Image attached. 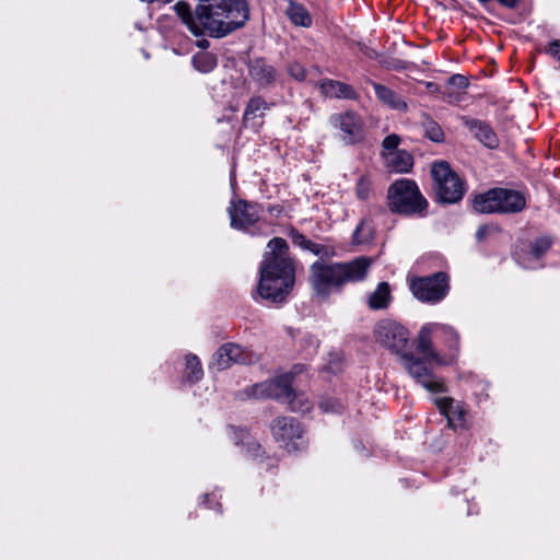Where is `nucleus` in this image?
I'll return each instance as SVG.
<instances>
[{
	"mask_svg": "<svg viewBox=\"0 0 560 560\" xmlns=\"http://www.w3.org/2000/svg\"><path fill=\"white\" fill-rule=\"evenodd\" d=\"M320 92L327 97L354 100L357 93L354 89L343 82L326 79L319 83Z\"/></svg>",
	"mask_w": 560,
	"mask_h": 560,
	"instance_id": "nucleus-21",
	"label": "nucleus"
},
{
	"mask_svg": "<svg viewBox=\"0 0 560 560\" xmlns=\"http://www.w3.org/2000/svg\"><path fill=\"white\" fill-rule=\"evenodd\" d=\"M465 126L474 132L475 137L482 142L486 147L493 149L497 148L499 144L497 135L492 130V128L478 119H464Z\"/></svg>",
	"mask_w": 560,
	"mask_h": 560,
	"instance_id": "nucleus-18",
	"label": "nucleus"
},
{
	"mask_svg": "<svg viewBox=\"0 0 560 560\" xmlns=\"http://www.w3.org/2000/svg\"><path fill=\"white\" fill-rule=\"evenodd\" d=\"M248 69L250 78L259 86H267L276 80V69L262 58L252 60Z\"/></svg>",
	"mask_w": 560,
	"mask_h": 560,
	"instance_id": "nucleus-17",
	"label": "nucleus"
},
{
	"mask_svg": "<svg viewBox=\"0 0 560 560\" xmlns=\"http://www.w3.org/2000/svg\"><path fill=\"white\" fill-rule=\"evenodd\" d=\"M372 238V230L365 223L361 222L353 232V240L357 244L368 243Z\"/></svg>",
	"mask_w": 560,
	"mask_h": 560,
	"instance_id": "nucleus-33",
	"label": "nucleus"
},
{
	"mask_svg": "<svg viewBox=\"0 0 560 560\" xmlns=\"http://www.w3.org/2000/svg\"><path fill=\"white\" fill-rule=\"evenodd\" d=\"M228 212L231 226L242 231H247L260 218L259 206L245 200H232Z\"/></svg>",
	"mask_w": 560,
	"mask_h": 560,
	"instance_id": "nucleus-14",
	"label": "nucleus"
},
{
	"mask_svg": "<svg viewBox=\"0 0 560 560\" xmlns=\"http://www.w3.org/2000/svg\"><path fill=\"white\" fill-rule=\"evenodd\" d=\"M258 357L250 350L242 348L236 343H225L215 352L212 365L218 370H224L233 363L253 364Z\"/></svg>",
	"mask_w": 560,
	"mask_h": 560,
	"instance_id": "nucleus-13",
	"label": "nucleus"
},
{
	"mask_svg": "<svg viewBox=\"0 0 560 560\" xmlns=\"http://www.w3.org/2000/svg\"><path fill=\"white\" fill-rule=\"evenodd\" d=\"M422 358H416L409 351L400 359L402 366L407 370L410 377L431 393H442L445 390L443 381L432 371V364L438 365L431 358L421 354Z\"/></svg>",
	"mask_w": 560,
	"mask_h": 560,
	"instance_id": "nucleus-8",
	"label": "nucleus"
},
{
	"mask_svg": "<svg viewBox=\"0 0 560 560\" xmlns=\"http://www.w3.org/2000/svg\"><path fill=\"white\" fill-rule=\"evenodd\" d=\"M427 133L429 138L434 142H440L443 140V131L442 129L434 122H431L427 127Z\"/></svg>",
	"mask_w": 560,
	"mask_h": 560,
	"instance_id": "nucleus-37",
	"label": "nucleus"
},
{
	"mask_svg": "<svg viewBox=\"0 0 560 560\" xmlns=\"http://www.w3.org/2000/svg\"><path fill=\"white\" fill-rule=\"evenodd\" d=\"M374 337L376 342L400 359L410 349L408 329L395 320H380L374 327Z\"/></svg>",
	"mask_w": 560,
	"mask_h": 560,
	"instance_id": "nucleus-9",
	"label": "nucleus"
},
{
	"mask_svg": "<svg viewBox=\"0 0 560 560\" xmlns=\"http://www.w3.org/2000/svg\"><path fill=\"white\" fill-rule=\"evenodd\" d=\"M296 242L305 249L312 252L316 256L328 257L329 249L324 245L312 242L311 240L305 238L303 235H299L296 237Z\"/></svg>",
	"mask_w": 560,
	"mask_h": 560,
	"instance_id": "nucleus-30",
	"label": "nucleus"
},
{
	"mask_svg": "<svg viewBox=\"0 0 560 560\" xmlns=\"http://www.w3.org/2000/svg\"><path fill=\"white\" fill-rule=\"evenodd\" d=\"M413 295L427 303L442 301L448 292V277L445 272H436L433 276L418 278L410 284Z\"/></svg>",
	"mask_w": 560,
	"mask_h": 560,
	"instance_id": "nucleus-10",
	"label": "nucleus"
},
{
	"mask_svg": "<svg viewBox=\"0 0 560 560\" xmlns=\"http://www.w3.org/2000/svg\"><path fill=\"white\" fill-rule=\"evenodd\" d=\"M483 233L482 229H479L477 232V237H481V234Z\"/></svg>",
	"mask_w": 560,
	"mask_h": 560,
	"instance_id": "nucleus-42",
	"label": "nucleus"
},
{
	"mask_svg": "<svg viewBox=\"0 0 560 560\" xmlns=\"http://www.w3.org/2000/svg\"><path fill=\"white\" fill-rule=\"evenodd\" d=\"M329 124L340 131L346 144H355L364 139V124L354 112L336 113L329 117Z\"/></svg>",
	"mask_w": 560,
	"mask_h": 560,
	"instance_id": "nucleus-12",
	"label": "nucleus"
},
{
	"mask_svg": "<svg viewBox=\"0 0 560 560\" xmlns=\"http://www.w3.org/2000/svg\"><path fill=\"white\" fill-rule=\"evenodd\" d=\"M390 288L387 282H381L369 296V306L372 310L386 308L390 301Z\"/></svg>",
	"mask_w": 560,
	"mask_h": 560,
	"instance_id": "nucleus-25",
	"label": "nucleus"
},
{
	"mask_svg": "<svg viewBox=\"0 0 560 560\" xmlns=\"http://www.w3.org/2000/svg\"><path fill=\"white\" fill-rule=\"evenodd\" d=\"M176 13L182 19L183 23L188 27V30L196 36H198V30L194 26H198V13L197 8L192 12L190 7L185 2H178L174 7Z\"/></svg>",
	"mask_w": 560,
	"mask_h": 560,
	"instance_id": "nucleus-26",
	"label": "nucleus"
},
{
	"mask_svg": "<svg viewBox=\"0 0 560 560\" xmlns=\"http://www.w3.org/2000/svg\"><path fill=\"white\" fill-rule=\"evenodd\" d=\"M382 159L386 170L390 173H408L413 165V158L406 150L394 152Z\"/></svg>",
	"mask_w": 560,
	"mask_h": 560,
	"instance_id": "nucleus-22",
	"label": "nucleus"
},
{
	"mask_svg": "<svg viewBox=\"0 0 560 560\" xmlns=\"http://www.w3.org/2000/svg\"><path fill=\"white\" fill-rule=\"evenodd\" d=\"M435 404L440 411L447 418L452 428L463 427L465 423V412L458 404L451 398H439Z\"/></svg>",
	"mask_w": 560,
	"mask_h": 560,
	"instance_id": "nucleus-19",
	"label": "nucleus"
},
{
	"mask_svg": "<svg viewBox=\"0 0 560 560\" xmlns=\"http://www.w3.org/2000/svg\"><path fill=\"white\" fill-rule=\"evenodd\" d=\"M192 65L196 70L208 73L217 67V58L211 52H199L192 57Z\"/></svg>",
	"mask_w": 560,
	"mask_h": 560,
	"instance_id": "nucleus-28",
	"label": "nucleus"
},
{
	"mask_svg": "<svg viewBox=\"0 0 560 560\" xmlns=\"http://www.w3.org/2000/svg\"><path fill=\"white\" fill-rule=\"evenodd\" d=\"M197 46L202 48V49H206V48L209 47V42L207 39H205V38L199 39V40H197Z\"/></svg>",
	"mask_w": 560,
	"mask_h": 560,
	"instance_id": "nucleus-40",
	"label": "nucleus"
},
{
	"mask_svg": "<svg viewBox=\"0 0 560 560\" xmlns=\"http://www.w3.org/2000/svg\"><path fill=\"white\" fill-rule=\"evenodd\" d=\"M203 371L199 359L195 354L186 357L185 376L189 382H198L201 380Z\"/></svg>",
	"mask_w": 560,
	"mask_h": 560,
	"instance_id": "nucleus-29",
	"label": "nucleus"
},
{
	"mask_svg": "<svg viewBox=\"0 0 560 560\" xmlns=\"http://www.w3.org/2000/svg\"><path fill=\"white\" fill-rule=\"evenodd\" d=\"M248 451H258L260 446L254 442H247Z\"/></svg>",
	"mask_w": 560,
	"mask_h": 560,
	"instance_id": "nucleus-41",
	"label": "nucleus"
},
{
	"mask_svg": "<svg viewBox=\"0 0 560 560\" xmlns=\"http://www.w3.org/2000/svg\"><path fill=\"white\" fill-rule=\"evenodd\" d=\"M498 205V188L477 195L472 201L474 209L480 213L499 212Z\"/></svg>",
	"mask_w": 560,
	"mask_h": 560,
	"instance_id": "nucleus-24",
	"label": "nucleus"
},
{
	"mask_svg": "<svg viewBox=\"0 0 560 560\" xmlns=\"http://www.w3.org/2000/svg\"><path fill=\"white\" fill-rule=\"evenodd\" d=\"M550 246L551 240L548 236H541L532 244L528 253H516V260L524 268L534 269L538 266V260L546 254Z\"/></svg>",
	"mask_w": 560,
	"mask_h": 560,
	"instance_id": "nucleus-15",
	"label": "nucleus"
},
{
	"mask_svg": "<svg viewBox=\"0 0 560 560\" xmlns=\"http://www.w3.org/2000/svg\"><path fill=\"white\" fill-rule=\"evenodd\" d=\"M285 15L295 26L310 27L313 23V19L307 9L303 4L292 0L288 2Z\"/></svg>",
	"mask_w": 560,
	"mask_h": 560,
	"instance_id": "nucleus-23",
	"label": "nucleus"
},
{
	"mask_svg": "<svg viewBox=\"0 0 560 560\" xmlns=\"http://www.w3.org/2000/svg\"><path fill=\"white\" fill-rule=\"evenodd\" d=\"M372 264L373 259L366 256L345 262L316 261L311 266L310 281L317 295L327 298L348 283L363 281Z\"/></svg>",
	"mask_w": 560,
	"mask_h": 560,
	"instance_id": "nucleus-3",
	"label": "nucleus"
},
{
	"mask_svg": "<svg viewBox=\"0 0 560 560\" xmlns=\"http://www.w3.org/2000/svg\"><path fill=\"white\" fill-rule=\"evenodd\" d=\"M400 144V137L393 133L387 136L382 142V152L381 156L385 158L387 155L393 154L394 152L400 151L398 145Z\"/></svg>",
	"mask_w": 560,
	"mask_h": 560,
	"instance_id": "nucleus-31",
	"label": "nucleus"
},
{
	"mask_svg": "<svg viewBox=\"0 0 560 560\" xmlns=\"http://www.w3.org/2000/svg\"><path fill=\"white\" fill-rule=\"evenodd\" d=\"M417 351L438 365L452 364L459 353L460 337L451 325L427 323L417 335Z\"/></svg>",
	"mask_w": 560,
	"mask_h": 560,
	"instance_id": "nucleus-4",
	"label": "nucleus"
},
{
	"mask_svg": "<svg viewBox=\"0 0 560 560\" xmlns=\"http://www.w3.org/2000/svg\"><path fill=\"white\" fill-rule=\"evenodd\" d=\"M248 396L277 399L288 404L290 409L295 412H307L313 406L305 394H296L292 390L291 376L289 374L250 386L248 388Z\"/></svg>",
	"mask_w": 560,
	"mask_h": 560,
	"instance_id": "nucleus-5",
	"label": "nucleus"
},
{
	"mask_svg": "<svg viewBox=\"0 0 560 560\" xmlns=\"http://www.w3.org/2000/svg\"><path fill=\"white\" fill-rule=\"evenodd\" d=\"M548 51L553 57H557L560 59V40H555L550 44Z\"/></svg>",
	"mask_w": 560,
	"mask_h": 560,
	"instance_id": "nucleus-39",
	"label": "nucleus"
},
{
	"mask_svg": "<svg viewBox=\"0 0 560 560\" xmlns=\"http://www.w3.org/2000/svg\"><path fill=\"white\" fill-rule=\"evenodd\" d=\"M372 86L374 89L375 95L378 98L380 102H382L384 105L388 106L389 108L398 112H407L408 105L407 102L395 91L392 89L380 84V83H372Z\"/></svg>",
	"mask_w": 560,
	"mask_h": 560,
	"instance_id": "nucleus-20",
	"label": "nucleus"
},
{
	"mask_svg": "<svg viewBox=\"0 0 560 560\" xmlns=\"http://www.w3.org/2000/svg\"><path fill=\"white\" fill-rule=\"evenodd\" d=\"M427 205L417 184L411 179H398L388 189V206L393 212L407 215L420 213Z\"/></svg>",
	"mask_w": 560,
	"mask_h": 560,
	"instance_id": "nucleus-6",
	"label": "nucleus"
},
{
	"mask_svg": "<svg viewBox=\"0 0 560 560\" xmlns=\"http://www.w3.org/2000/svg\"><path fill=\"white\" fill-rule=\"evenodd\" d=\"M268 109L269 105L264 98L259 96L252 97L246 106L243 119L244 121H248L253 118L260 117Z\"/></svg>",
	"mask_w": 560,
	"mask_h": 560,
	"instance_id": "nucleus-27",
	"label": "nucleus"
},
{
	"mask_svg": "<svg viewBox=\"0 0 560 560\" xmlns=\"http://www.w3.org/2000/svg\"><path fill=\"white\" fill-rule=\"evenodd\" d=\"M199 35L221 38L242 27L249 18L245 0H200L197 5Z\"/></svg>",
	"mask_w": 560,
	"mask_h": 560,
	"instance_id": "nucleus-2",
	"label": "nucleus"
},
{
	"mask_svg": "<svg viewBox=\"0 0 560 560\" xmlns=\"http://www.w3.org/2000/svg\"><path fill=\"white\" fill-rule=\"evenodd\" d=\"M498 203L500 213H515L525 208L526 198L520 191L498 188Z\"/></svg>",
	"mask_w": 560,
	"mask_h": 560,
	"instance_id": "nucleus-16",
	"label": "nucleus"
},
{
	"mask_svg": "<svg viewBox=\"0 0 560 560\" xmlns=\"http://www.w3.org/2000/svg\"><path fill=\"white\" fill-rule=\"evenodd\" d=\"M436 196L440 201L454 203L464 196L465 185L446 162H435L431 167Z\"/></svg>",
	"mask_w": 560,
	"mask_h": 560,
	"instance_id": "nucleus-7",
	"label": "nucleus"
},
{
	"mask_svg": "<svg viewBox=\"0 0 560 560\" xmlns=\"http://www.w3.org/2000/svg\"><path fill=\"white\" fill-rule=\"evenodd\" d=\"M357 196L358 198L364 200L369 197L371 191V183L369 179L361 177L357 183Z\"/></svg>",
	"mask_w": 560,
	"mask_h": 560,
	"instance_id": "nucleus-35",
	"label": "nucleus"
},
{
	"mask_svg": "<svg viewBox=\"0 0 560 560\" xmlns=\"http://www.w3.org/2000/svg\"><path fill=\"white\" fill-rule=\"evenodd\" d=\"M294 284V266L287 242L281 237L269 241L259 268L258 294L270 302L281 303Z\"/></svg>",
	"mask_w": 560,
	"mask_h": 560,
	"instance_id": "nucleus-1",
	"label": "nucleus"
},
{
	"mask_svg": "<svg viewBox=\"0 0 560 560\" xmlns=\"http://www.w3.org/2000/svg\"><path fill=\"white\" fill-rule=\"evenodd\" d=\"M318 406L323 412L338 413L343 409L342 404L337 398L330 396L322 397Z\"/></svg>",
	"mask_w": 560,
	"mask_h": 560,
	"instance_id": "nucleus-32",
	"label": "nucleus"
},
{
	"mask_svg": "<svg viewBox=\"0 0 560 560\" xmlns=\"http://www.w3.org/2000/svg\"><path fill=\"white\" fill-rule=\"evenodd\" d=\"M303 352L306 357H311L316 353V350L318 348V339L312 335H306L303 338Z\"/></svg>",
	"mask_w": 560,
	"mask_h": 560,
	"instance_id": "nucleus-34",
	"label": "nucleus"
},
{
	"mask_svg": "<svg viewBox=\"0 0 560 560\" xmlns=\"http://www.w3.org/2000/svg\"><path fill=\"white\" fill-rule=\"evenodd\" d=\"M273 438L281 443L288 452H294L304 447L303 429L296 419L292 417L277 418L272 425Z\"/></svg>",
	"mask_w": 560,
	"mask_h": 560,
	"instance_id": "nucleus-11",
	"label": "nucleus"
},
{
	"mask_svg": "<svg viewBox=\"0 0 560 560\" xmlns=\"http://www.w3.org/2000/svg\"><path fill=\"white\" fill-rule=\"evenodd\" d=\"M450 83L457 88H466L468 85V80L462 74H454L450 78Z\"/></svg>",
	"mask_w": 560,
	"mask_h": 560,
	"instance_id": "nucleus-38",
	"label": "nucleus"
},
{
	"mask_svg": "<svg viewBox=\"0 0 560 560\" xmlns=\"http://www.w3.org/2000/svg\"><path fill=\"white\" fill-rule=\"evenodd\" d=\"M289 73L298 81H304L306 79V70L299 62H292L289 66Z\"/></svg>",
	"mask_w": 560,
	"mask_h": 560,
	"instance_id": "nucleus-36",
	"label": "nucleus"
}]
</instances>
